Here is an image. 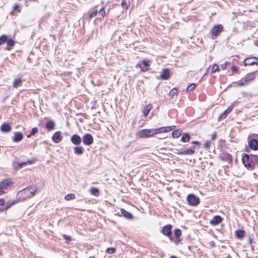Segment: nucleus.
Segmentation results:
<instances>
[{
	"label": "nucleus",
	"mask_w": 258,
	"mask_h": 258,
	"mask_svg": "<svg viewBox=\"0 0 258 258\" xmlns=\"http://www.w3.org/2000/svg\"><path fill=\"white\" fill-rule=\"evenodd\" d=\"M242 162L248 170H252L258 166V156L244 154L242 156Z\"/></svg>",
	"instance_id": "obj_1"
},
{
	"label": "nucleus",
	"mask_w": 258,
	"mask_h": 258,
	"mask_svg": "<svg viewBox=\"0 0 258 258\" xmlns=\"http://www.w3.org/2000/svg\"><path fill=\"white\" fill-rule=\"evenodd\" d=\"M36 189L32 186H28L20 190L17 194L19 201H23L27 198L33 197L35 195Z\"/></svg>",
	"instance_id": "obj_2"
},
{
	"label": "nucleus",
	"mask_w": 258,
	"mask_h": 258,
	"mask_svg": "<svg viewBox=\"0 0 258 258\" xmlns=\"http://www.w3.org/2000/svg\"><path fill=\"white\" fill-rule=\"evenodd\" d=\"M256 72H253L246 74L244 78L240 80L235 82L238 86H244L248 85L251 81L255 79Z\"/></svg>",
	"instance_id": "obj_3"
},
{
	"label": "nucleus",
	"mask_w": 258,
	"mask_h": 258,
	"mask_svg": "<svg viewBox=\"0 0 258 258\" xmlns=\"http://www.w3.org/2000/svg\"><path fill=\"white\" fill-rule=\"evenodd\" d=\"M224 31V27L221 24H217L211 29L210 34L212 39H216L220 33Z\"/></svg>",
	"instance_id": "obj_4"
},
{
	"label": "nucleus",
	"mask_w": 258,
	"mask_h": 258,
	"mask_svg": "<svg viewBox=\"0 0 258 258\" xmlns=\"http://www.w3.org/2000/svg\"><path fill=\"white\" fill-rule=\"evenodd\" d=\"M155 135L153 129H143L137 133V136L140 138H147Z\"/></svg>",
	"instance_id": "obj_5"
},
{
	"label": "nucleus",
	"mask_w": 258,
	"mask_h": 258,
	"mask_svg": "<svg viewBox=\"0 0 258 258\" xmlns=\"http://www.w3.org/2000/svg\"><path fill=\"white\" fill-rule=\"evenodd\" d=\"M186 200L188 204L191 206H197L200 203L199 198L193 194L188 195Z\"/></svg>",
	"instance_id": "obj_6"
},
{
	"label": "nucleus",
	"mask_w": 258,
	"mask_h": 258,
	"mask_svg": "<svg viewBox=\"0 0 258 258\" xmlns=\"http://www.w3.org/2000/svg\"><path fill=\"white\" fill-rule=\"evenodd\" d=\"M249 148H245V151L249 152V150L252 149L254 151L258 150V140L256 139H250L248 141Z\"/></svg>",
	"instance_id": "obj_7"
},
{
	"label": "nucleus",
	"mask_w": 258,
	"mask_h": 258,
	"mask_svg": "<svg viewBox=\"0 0 258 258\" xmlns=\"http://www.w3.org/2000/svg\"><path fill=\"white\" fill-rule=\"evenodd\" d=\"M83 143L85 146H90L93 143V137L90 133L85 134L82 138Z\"/></svg>",
	"instance_id": "obj_8"
},
{
	"label": "nucleus",
	"mask_w": 258,
	"mask_h": 258,
	"mask_svg": "<svg viewBox=\"0 0 258 258\" xmlns=\"http://www.w3.org/2000/svg\"><path fill=\"white\" fill-rule=\"evenodd\" d=\"M13 185L14 182L10 178L4 179L0 182V190H3L4 188L12 187Z\"/></svg>",
	"instance_id": "obj_9"
},
{
	"label": "nucleus",
	"mask_w": 258,
	"mask_h": 258,
	"mask_svg": "<svg viewBox=\"0 0 258 258\" xmlns=\"http://www.w3.org/2000/svg\"><path fill=\"white\" fill-rule=\"evenodd\" d=\"M149 62V60H146L140 61L137 63V67H139L142 72L147 71L150 67Z\"/></svg>",
	"instance_id": "obj_10"
},
{
	"label": "nucleus",
	"mask_w": 258,
	"mask_h": 258,
	"mask_svg": "<svg viewBox=\"0 0 258 258\" xmlns=\"http://www.w3.org/2000/svg\"><path fill=\"white\" fill-rule=\"evenodd\" d=\"M172 226L171 224H167L162 228L161 232L164 235L170 238L172 235Z\"/></svg>",
	"instance_id": "obj_11"
},
{
	"label": "nucleus",
	"mask_w": 258,
	"mask_h": 258,
	"mask_svg": "<svg viewBox=\"0 0 258 258\" xmlns=\"http://www.w3.org/2000/svg\"><path fill=\"white\" fill-rule=\"evenodd\" d=\"M257 63L258 58L256 57H248L245 58L244 60V65L245 66L254 65L257 64Z\"/></svg>",
	"instance_id": "obj_12"
},
{
	"label": "nucleus",
	"mask_w": 258,
	"mask_h": 258,
	"mask_svg": "<svg viewBox=\"0 0 258 258\" xmlns=\"http://www.w3.org/2000/svg\"><path fill=\"white\" fill-rule=\"evenodd\" d=\"M232 109L233 106L231 105L219 115L218 118V121H220L225 119L227 116L232 111Z\"/></svg>",
	"instance_id": "obj_13"
},
{
	"label": "nucleus",
	"mask_w": 258,
	"mask_h": 258,
	"mask_svg": "<svg viewBox=\"0 0 258 258\" xmlns=\"http://www.w3.org/2000/svg\"><path fill=\"white\" fill-rule=\"evenodd\" d=\"M118 215L119 216H123L124 218L129 220H133L134 219L133 214L131 213L126 211L124 209H120V214H118Z\"/></svg>",
	"instance_id": "obj_14"
},
{
	"label": "nucleus",
	"mask_w": 258,
	"mask_h": 258,
	"mask_svg": "<svg viewBox=\"0 0 258 258\" xmlns=\"http://www.w3.org/2000/svg\"><path fill=\"white\" fill-rule=\"evenodd\" d=\"M70 140L74 145L79 146L82 142V138L78 134H74L71 137Z\"/></svg>",
	"instance_id": "obj_15"
},
{
	"label": "nucleus",
	"mask_w": 258,
	"mask_h": 258,
	"mask_svg": "<svg viewBox=\"0 0 258 258\" xmlns=\"http://www.w3.org/2000/svg\"><path fill=\"white\" fill-rule=\"evenodd\" d=\"M62 140V137L60 131L56 132L52 137V140L55 143H59Z\"/></svg>",
	"instance_id": "obj_16"
},
{
	"label": "nucleus",
	"mask_w": 258,
	"mask_h": 258,
	"mask_svg": "<svg viewBox=\"0 0 258 258\" xmlns=\"http://www.w3.org/2000/svg\"><path fill=\"white\" fill-rule=\"evenodd\" d=\"M223 218L219 215H216L210 220V223L213 226H216L222 222Z\"/></svg>",
	"instance_id": "obj_17"
},
{
	"label": "nucleus",
	"mask_w": 258,
	"mask_h": 258,
	"mask_svg": "<svg viewBox=\"0 0 258 258\" xmlns=\"http://www.w3.org/2000/svg\"><path fill=\"white\" fill-rule=\"evenodd\" d=\"M1 130L3 133H8L12 130V127L10 123L4 122L1 126Z\"/></svg>",
	"instance_id": "obj_18"
},
{
	"label": "nucleus",
	"mask_w": 258,
	"mask_h": 258,
	"mask_svg": "<svg viewBox=\"0 0 258 258\" xmlns=\"http://www.w3.org/2000/svg\"><path fill=\"white\" fill-rule=\"evenodd\" d=\"M160 77L162 80H168L170 77V70L167 68L163 69Z\"/></svg>",
	"instance_id": "obj_19"
},
{
	"label": "nucleus",
	"mask_w": 258,
	"mask_h": 258,
	"mask_svg": "<svg viewBox=\"0 0 258 258\" xmlns=\"http://www.w3.org/2000/svg\"><path fill=\"white\" fill-rule=\"evenodd\" d=\"M221 159L227 162L228 163H232V157L228 153H223L220 156Z\"/></svg>",
	"instance_id": "obj_20"
},
{
	"label": "nucleus",
	"mask_w": 258,
	"mask_h": 258,
	"mask_svg": "<svg viewBox=\"0 0 258 258\" xmlns=\"http://www.w3.org/2000/svg\"><path fill=\"white\" fill-rule=\"evenodd\" d=\"M24 136L23 134L20 132H17L15 133L14 136L13 138V141L14 142H19L23 139Z\"/></svg>",
	"instance_id": "obj_21"
},
{
	"label": "nucleus",
	"mask_w": 258,
	"mask_h": 258,
	"mask_svg": "<svg viewBox=\"0 0 258 258\" xmlns=\"http://www.w3.org/2000/svg\"><path fill=\"white\" fill-rule=\"evenodd\" d=\"M55 123L54 121L49 120L46 122L45 124V128L47 129L48 131H50L55 128Z\"/></svg>",
	"instance_id": "obj_22"
},
{
	"label": "nucleus",
	"mask_w": 258,
	"mask_h": 258,
	"mask_svg": "<svg viewBox=\"0 0 258 258\" xmlns=\"http://www.w3.org/2000/svg\"><path fill=\"white\" fill-rule=\"evenodd\" d=\"M85 150L81 146H76L74 148V154L77 155H81L83 154Z\"/></svg>",
	"instance_id": "obj_23"
},
{
	"label": "nucleus",
	"mask_w": 258,
	"mask_h": 258,
	"mask_svg": "<svg viewBox=\"0 0 258 258\" xmlns=\"http://www.w3.org/2000/svg\"><path fill=\"white\" fill-rule=\"evenodd\" d=\"M89 14L87 19L88 21H90L93 18L97 16L98 14V10L96 9V8H95L94 9L91 10V12L89 11Z\"/></svg>",
	"instance_id": "obj_24"
},
{
	"label": "nucleus",
	"mask_w": 258,
	"mask_h": 258,
	"mask_svg": "<svg viewBox=\"0 0 258 258\" xmlns=\"http://www.w3.org/2000/svg\"><path fill=\"white\" fill-rule=\"evenodd\" d=\"M178 155H193L194 153L192 152L191 150H189L187 149L186 150H177V152L176 153Z\"/></svg>",
	"instance_id": "obj_25"
},
{
	"label": "nucleus",
	"mask_w": 258,
	"mask_h": 258,
	"mask_svg": "<svg viewBox=\"0 0 258 258\" xmlns=\"http://www.w3.org/2000/svg\"><path fill=\"white\" fill-rule=\"evenodd\" d=\"M13 167L15 170H18L22 168L23 166L26 165V163L23 162L22 163H18L17 162H13Z\"/></svg>",
	"instance_id": "obj_26"
},
{
	"label": "nucleus",
	"mask_w": 258,
	"mask_h": 258,
	"mask_svg": "<svg viewBox=\"0 0 258 258\" xmlns=\"http://www.w3.org/2000/svg\"><path fill=\"white\" fill-rule=\"evenodd\" d=\"M17 203V201L14 200L13 202H8L6 203V207L5 208H0V211H4L11 207L13 205H15Z\"/></svg>",
	"instance_id": "obj_27"
},
{
	"label": "nucleus",
	"mask_w": 258,
	"mask_h": 258,
	"mask_svg": "<svg viewBox=\"0 0 258 258\" xmlns=\"http://www.w3.org/2000/svg\"><path fill=\"white\" fill-rule=\"evenodd\" d=\"M190 139V136L188 133H184L182 134L181 141L184 143L187 142Z\"/></svg>",
	"instance_id": "obj_28"
},
{
	"label": "nucleus",
	"mask_w": 258,
	"mask_h": 258,
	"mask_svg": "<svg viewBox=\"0 0 258 258\" xmlns=\"http://www.w3.org/2000/svg\"><path fill=\"white\" fill-rule=\"evenodd\" d=\"M89 192L91 195L95 196L96 197L99 196L100 194L98 188L95 187H91L89 189Z\"/></svg>",
	"instance_id": "obj_29"
},
{
	"label": "nucleus",
	"mask_w": 258,
	"mask_h": 258,
	"mask_svg": "<svg viewBox=\"0 0 258 258\" xmlns=\"http://www.w3.org/2000/svg\"><path fill=\"white\" fill-rule=\"evenodd\" d=\"M152 108V104H149L148 105H146L143 110V113L144 116H147Z\"/></svg>",
	"instance_id": "obj_30"
},
{
	"label": "nucleus",
	"mask_w": 258,
	"mask_h": 258,
	"mask_svg": "<svg viewBox=\"0 0 258 258\" xmlns=\"http://www.w3.org/2000/svg\"><path fill=\"white\" fill-rule=\"evenodd\" d=\"M235 236L241 239L243 238L245 234V231L243 230H237L235 231Z\"/></svg>",
	"instance_id": "obj_31"
},
{
	"label": "nucleus",
	"mask_w": 258,
	"mask_h": 258,
	"mask_svg": "<svg viewBox=\"0 0 258 258\" xmlns=\"http://www.w3.org/2000/svg\"><path fill=\"white\" fill-rule=\"evenodd\" d=\"M22 85V82L21 79H16L14 80L13 83V87L17 88Z\"/></svg>",
	"instance_id": "obj_32"
},
{
	"label": "nucleus",
	"mask_w": 258,
	"mask_h": 258,
	"mask_svg": "<svg viewBox=\"0 0 258 258\" xmlns=\"http://www.w3.org/2000/svg\"><path fill=\"white\" fill-rule=\"evenodd\" d=\"M153 131L155 132V134L162 133H167V129L165 127H161L157 128H153Z\"/></svg>",
	"instance_id": "obj_33"
},
{
	"label": "nucleus",
	"mask_w": 258,
	"mask_h": 258,
	"mask_svg": "<svg viewBox=\"0 0 258 258\" xmlns=\"http://www.w3.org/2000/svg\"><path fill=\"white\" fill-rule=\"evenodd\" d=\"M76 198L75 194H69L65 196L64 199L66 201H70L71 200H74Z\"/></svg>",
	"instance_id": "obj_34"
},
{
	"label": "nucleus",
	"mask_w": 258,
	"mask_h": 258,
	"mask_svg": "<svg viewBox=\"0 0 258 258\" xmlns=\"http://www.w3.org/2000/svg\"><path fill=\"white\" fill-rule=\"evenodd\" d=\"M6 43L8 46L13 47L15 45L16 42L11 38L9 39L7 38V41H6Z\"/></svg>",
	"instance_id": "obj_35"
},
{
	"label": "nucleus",
	"mask_w": 258,
	"mask_h": 258,
	"mask_svg": "<svg viewBox=\"0 0 258 258\" xmlns=\"http://www.w3.org/2000/svg\"><path fill=\"white\" fill-rule=\"evenodd\" d=\"M196 87V84H195V83L190 84L188 86V87L186 88L187 92H190L192 91L195 89Z\"/></svg>",
	"instance_id": "obj_36"
},
{
	"label": "nucleus",
	"mask_w": 258,
	"mask_h": 258,
	"mask_svg": "<svg viewBox=\"0 0 258 258\" xmlns=\"http://www.w3.org/2000/svg\"><path fill=\"white\" fill-rule=\"evenodd\" d=\"M8 37L7 35H3L0 37V46L7 41Z\"/></svg>",
	"instance_id": "obj_37"
},
{
	"label": "nucleus",
	"mask_w": 258,
	"mask_h": 258,
	"mask_svg": "<svg viewBox=\"0 0 258 258\" xmlns=\"http://www.w3.org/2000/svg\"><path fill=\"white\" fill-rule=\"evenodd\" d=\"M219 71L220 69L219 66L216 64H214L212 67L211 73H214L216 72H219Z\"/></svg>",
	"instance_id": "obj_38"
},
{
	"label": "nucleus",
	"mask_w": 258,
	"mask_h": 258,
	"mask_svg": "<svg viewBox=\"0 0 258 258\" xmlns=\"http://www.w3.org/2000/svg\"><path fill=\"white\" fill-rule=\"evenodd\" d=\"M174 234L176 237L179 238L181 235V231L180 229L176 228L174 231Z\"/></svg>",
	"instance_id": "obj_39"
},
{
	"label": "nucleus",
	"mask_w": 258,
	"mask_h": 258,
	"mask_svg": "<svg viewBox=\"0 0 258 258\" xmlns=\"http://www.w3.org/2000/svg\"><path fill=\"white\" fill-rule=\"evenodd\" d=\"M172 135L173 138H177L180 136L181 133L179 131L175 130L173 131Z\"/></svg>",
	"instance_id": "obj_40"
},
{
	"label": "nucleus",
	"mask_w": 258,
	"mask_h": 258,
	"mask_svg": "<svg viewBox=\"0 0 258 258\" xmlns=\"http://www.w3.org/2000/svg\"><path fill=\"white\" fill-rule=\"evenodd\" d=\"M116 248L114 247H108L106 249V252L109 254H113L115 253Z\"/></svg>",
	"instance_id": "obj_41"
},
{
	"label": "nucleus",
	"mask_w": 258,
	"mask_h": 258,
	"mask_svg": "<svg viewBox=\"0 0 258 258\" xmlns=\"http://www.w3.org/2000/svg\"><path fill=\"white\" fill-rule=\"evenodd\" d=\"M121 5L122 8L124 9H127L128 7L130 6V4H127L125 0H122Z\"/></svg>",
	"instance_id": "obj_42"
},
{
	"label": "nucleus",
	"mask_w": 258,
	"mask_h": 258,
	"mask_svg": "<svg viewBox=\"0 0 258 258\" xmlns=\"http://www.w3.org/2000/svg\"><path fill=\"white\" fill-rule=\"evenodd\" d=\"M177 93V90L176 88H174L172 89L170 91V92H169V95L171 96L172 97H173L175 94H176Z\"/></svg>",
	"instance_id": "obj_43"
},
{
	"label": "nucleus",
	"mask_w": 258,
	"mask_h": 258,
	"mask_svg": "<svg viewBox=\"0 0 258 258\" xmlns=\"http://www.w3.org/2000/svg\"><path fill=\"white\" fill-rule=\"evenodd\" d=\"M98 13L104 18L106 14L104 8L102 7L99 11H98Z\"/></svg>",
	"instance_id": "obj_44"
},
{
	"label": "nucleus",
	"mask_w": 258,
	"mask_h": 258,
	"mask_svg": "<svg viewBox=\"0 0 258 258\" xmlns=\"http://www.w3.org/2000/svg\"><path fill=\"white\" fill-rule=\"evenodd\" d=\"M231 69L233 73H236L239 74L238 68L236 66L233 65L231 67Z\"/></svg>",
	"instance_id": "obj_45"
},
{
	"label": "nucleus",
	"mask_w": 258,
	"mask_h": 258,
	"mask_svg": "<svg viewBox=\"0 0 258 258\" xmlns=\"http://www.w3.org/2000/svg\"><path fill=\"white\" fill-rule=\"evenodd\" d=\"M211 143L210 141H207L206 142H205L204 144V147L206 149H208L210 148V146H211Z\"/></svg>",
	"instance_id": "obj_46"
},
{
	"label": "nucleus",
	"mask_w": 258,
	"mask_h": 258,
	"mask_svg": "<svg viewBox=\"0 0 258 258\" xmlns=\"http://www.w3.org/2000/svg\"><path fill=\"white\" fill-rule=\"evenodd\" d=\"M38 131V128L36 127H34L32 128L31 132H30V135H34L36 133H37Z\"/></svg>",
	"instance_id": "obj_47"
},
{
	"label": "nucleus",
	"mask_w": 258,
	"mask_h": 258,
	"mask_svg": "<svg viewBox=\"0 0 258 258\" xmlns=\"http://www.w3.org/2000/svg\"><path fill=\"white\" fill-rule=\"evenodd\" d=\"M62 237L64 239L68 241H70L72 240V237L70 236L67 235L66 234L62 235Z\"/></svg>",
	"instance_id": "obj_48"
},
{
	"label": "nucleus",
	"mask_w": 258,
	"mask_h": 258,
	"mask_svg": "<svg viewBox=\"0 0 258 258\" xmlns=\"http://www.w3.org/2000/svg\"><path fill=\"white\" fill-rule=\"evenodd\" d=\"M165 127L167 129V132H170V131L174 130L175 128L176 127H175V125H172V126H166Z\"/></svg>",
	"instance_id": "obj_49"
},
{
	"label": "nucleus",
	"mask_w": 258,
	"mask_h": 258,
	"mask_svg": "<svg viewBox=\"0 0 258 258\" xmlns=\"http://www.w3.org/2000/svg\"><path fill=\"white\" fill-rule=\"evenodd\" d=\"M230 63L226 61L224 63L221 64V69L223 70H225L227 68V66L228 64H229Z\"/></svg>",
	"instance_id": "obj_50"
},
{
	"label": "nucleus",
	"mask_w": 258,
	"mask_h": 258,
	"mask_svg": "<svg viewBox=\"0 0 258 258\" xmlns=\"http://www.w3.org/2000/svg\"><path fill=\"white\" fill-rule=\"evenodd\" d=\"M35 159H32L31 160H28L27 162H25V163H26V165L27 164H33L34 163V162L35 161Z\"/></svg>",
	"instance_id": "obj_51"
},
{
	"label": "nucleus",
	"mask_w": 258,
	"mask_h": 258,
	"mask_svg": "<svg viewBox=\"0 0 258 258\" xmlns=\"http://www.w3.org/2000/svg\"><path fill=\"white\" fill-rule=\"evenodd\" d=\"M13 10L14 11H18L19 12L20 10V7H19V5L15 4L13 7Z\"/></svg>",
	"instance_id": "obj_52"
},
{
	"label": "nucleus",
	"mask_w": 258,
	"mask_h": 258,
	"mask_svg": "<svg viewBox=\"0 0 258 258\" xmlns=\"http://www.w3.org/2000/svg\"><path fill=\"white\" fill-rule=\"evenodd\" d=\"M6 204L5 201L4 199H0V206H3Z\"/></svg>",
	"instance_id": "obj_53"
},
{
	"label": "nucleus",
	"mask_w": 258,
	"mask_h": 258,
	"mask_svg": "<svg viewBox=\"0 0 258 258\" xmlns=\"http://www.w3.org/2000/svg\"><path fill=\"white\" fill-rule=\"evenodd\" d=\"M189 150H192V153L194 154L195 152V149H196V146L195 145H192V146H191L189 148H188Z\"/></svg>",
	"instance_id": "obj_54"
},
{
	"label": "nucleus",
	"mask_w": 258,
	"mask_h": 258,
	"mask_svg": "<svg viewBox=\"0 0 258 258\" xmlns=\"http://www.w3.org/2000/svg\"><path fill=\"white\" fill-rule=\"evenodd\" d=\"M216 137H217V133L216 132L214 133L212 135V137H211V140H215L216 138Z\"/></svg>",
	"instance_id": "obj_55"
},
{
	"label": "nucleus",
	"mask_w": 258,
	"mask_h": 258,
	"mask_svg": "<svg viewBox=\"0 0 258 258\" xmlns=\"http://www.w3.org/2000/svg\"><path fill=\"white\" fill-rule=\"evenodd\" d=\"M191 144H193V145L196 144V145H200V143L199 142H198V141H192V142H191Z\"/></svg>",
	"instance_id": "obj_56"
},
{
	"label": "nucleus",
	"mask_w": 258,
	"mask_h": 258,
	"mask_svg": "<svg viewBox=\"0 0 258 258\" xmlns=\"http://www.w3.org/2000/svg\"><path fill=\"white\" fill-rule=\"evenodd\" d=\"M248 242L250 245H251L252 243V238L251 237L248 238Z\"/></svg>",
	"instance_id": "obj_57"
},
{
	"label": "nucleus",
	"mask_w": 258,
	"mask_h": 258,
	"mask_svg": "<svg viewBox=\"0 0 258 258\" xmlns=\"http://www.w3.org/2000/svg\"><path fill=\"white\" fill-rule=\"evenodd\" d=\"M5 193V192L4 190H0V196L3 195Z\"/></svg>",
	"instance_id": "obj_58"
},
{
	"label": "nucleus",
	"mask_w": 258,
	"mask_h": 258,
	"mask_svg": "<svg viewBox=\"0 0 258 258\" xmlns=\"http://www.w3.org/2000/svg\"><path fill=\"white\" fill-rule=\"evenodd\" d=\"M169 258H177V257L175 255H172Z\"/></svg>",
	"instance_id": "obj_59"
},
{
	"label": "nucleus",
	"mask_w": 258,
	"mask_h": 258,
	"mask_svg": "<svg viewBox=\"0 0 258 258\" xmlns=\"http://www.w3.org/2000/svg\"><path fill=\"white\" fill-rule=\"evenodd\" d=\"M32 135H30V133L29 134V135H27V138H30L31 136H32Z\"/></svg>",
	"instance_id": "obj_60"
},
{
	"label": "nucleus",
	"mask_w": 258,
	"mask_h": 258,
	"mask_svg": "<svg viewBox=\"0 0 258 258\" xmlns=\"http://www.w3.org/2000/svg\"><path fill=\"white\" fill-rule=\"evenodd\" d=\"M79 121H80L81 122H83V119L82 118H80V119H79Z\"/></svg>",
	"instance_id": "obj_61"
},
{
	"label": "nucleus",
	"mask_w": 258,
	"mask_h": 258,
	"mask_svg": "<svg viewBox=\"0 0 258 258\" xmlns=\"http://www.w3.org/2000/svg\"><path fill=\"white\" fill-rule=\"evenodd\" d=\"M253 136H254L255 137V138H258V135L253 134Z\"/></svg>",
	"instance_id": "obj_62"
},
{
	"label": "nucleus",
	"mask_w": 258,
	"mask_h": 258,
	"mask_svg": "<svg viewBox=\"0 0 258 258\" xmlns=\"http://www.w3.org/2000/svg\"><path fill=\"white\" fill-rule=\"evenodd\" d=\"M89 258H95L94 256H90Z\"/></svg>",
	"instance_id": "obj_63"
},
{
	"label": "nucleus",
	"mask_w": 258,
	"mask_h": 258,
	"mask_svg": "<svg viewBox=\"0 0 258 258\" xmlns=\"http://www.w3.org/2000/svg\"><path fill=\"white\" fill-rule=\"evenodd\" d=\"M188 249H189V250H190V249H191V247H190V246H188Z\"/></svg>",
	"instance_id": "obj_64"
}]
</instances>
